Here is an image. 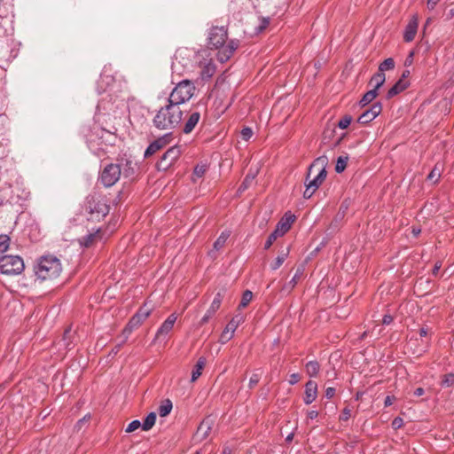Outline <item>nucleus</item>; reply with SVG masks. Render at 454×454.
I'll return each instance as SVG.
<instances>
[{
	"instance_id": "nucleus-1",
	"label": "nucleus",
	"mask_w": 454,
	"mask_h": 454,
	"mask_svg": "<svg viewBox=\"0 0 454 454\" xmlns=\"http://www.w3.org/2000/svg\"><path fill=\"white\" fill-rule=\"evenodd\" d=\"M228 30L224 26L212 27L208 33V44L215 49H219L216 58L221 63L227 62L234 54L236 50L239 47L240 42L239 39H231L228 41Z\"/></svg>"
},
{
	"instance_id": "nucleus-2",
	"label": "nucleus",
	"mask_w": 454,
	"mask_h": 454,
	"mask_svg": "<svg viewBox=\"0 0 454 454\" xmlns=\"http://www.w3.org/2000/svg\"><path fill=\"white\" fill-rule=\"evenodd\" d=\"M135 165L130 159H117L116 163H107L99 172L98 183L104 187H112L123 175L124 177H132L135 175Z\"/></svg>"
},
{
	"instance_id": "nucleus-3",
	"label": "nucleus",
	"mask_w": 454,
	"mask_h": 454,
	"mask_svg": "<svg viewBox=\"0 0 454 454\" xmlns=\"http://www.w3.org/2000/svg\"><path fill=\"white\" fill-rule=\"evenodd\" d=\"M33 270L40 282L52 281L60 276L63 267L59 258L49 254L40 256L35 261Z\"/></svg>"
},
{
	"instance_id": "nucleus-4",
	"label": "nucleus",
	"mask_w": 454,
	"mask_h": 454,
	"mask_svg": "<svg viewBox=\"0 0 454 454\" xmlns=\"http://www.w3.org/2000/svg\"><path fill=\"white\" fill-rule=\"evenodd\" d=\"M184 111L176 104L169 101L161 106L153 117V126L160 130L172 129L177 127L183 120Z\"/></svg>"
},
{
	"instance_id": "nucleus-5",
	"label": "nucleus",
	"mask_w": 454,
	"mask_h": 454,
	"mask_svg": "<svg viewBox=\"0 0 454 454\" xmlns=\"http://www.w3.org/2000/svg\"><path fill=\"white\" fill-rule=\"evenodd\" d=\"M325 158H317L310 165L305 181L306 189L303 193L305 199H309L326 178L325 168Z\"/></svg>"
},
{
	"instance_id": "nucleus-6",
	"label": "nucleus",
	"mask_w": 454,
	"mask_h": 454,
	"mask_svg": "<svg viewBox=\"0 0 454 454\" xmlns=\"http://www.w3.org/2000/svg\"><path fill=\"white\" fill-rule=\"evenodd\" d=\"M84 210L90 215V219L92 221H99L104 218L110 210L106 196L99 192L90 194L86 198Z\"/></svg>"
},
{
	"instance_id": "nucleus-7",
	"label": "nucleus",
	"mask_w": 454,
	"mask_h": 454,
	"mask_svg": "<svg viewBox=\"0 0 454 454\" xmlns=\"http://www.w3.org/2000/svg\"><path fill=\"white\" fill-rule=\"evenodd\" d=\"M195 90L196 88L192 82L187 79L183 80L174 87L169 94L168 101L180 106L192 98Z\"/></svg>"
},
{
	"instance_id": "nucleus-8",
	"label": "nucleus",
	"mask_w": 454,
	"mask_h": 454,
	"mask_svg": "<svg viewBox=\"0 0 454 454\" xmlns=\"http://www.w3.org/2000/svg\"><path fill=\"white\" fill-rule=\"evenodd\" d=\"M25 265L18 255H4L0 258V272L5 275H18L24 270Z\"/></svg>"
},
{
	"instance_id": "nucleus-9",
	"label": "nucleus",
	"mask_w": 454,
	"mask_h": 454,
	"mask_svg": "<svg viewBox=\"0 0 454 454\" xmlns=\"http://www.w3.org/2000/svg\"><path fill=\"white\" fill-rule=\"evenodd\" d=\"M152 309L147 307L146 304L142 306L138 311L129 319L128 325L123 329V334L126 337L131 333V332L140 326L142 323L151 315Z\"/></svg>"
},
{
	"instance_id": "nucleus-10",
	"label": "nucleus",
	"mask_w": 454,
	"mask_h": 454,
	"mask_svg": "<svg viewBox=\"0 0 454 454\" xmlns=\"http://www.w3.org/2000/svg\"><path fill=\"white\" fill-rule=\"evenodd\" d=\"M181 148L180 146H172L164 153L160 160L157 163V168L161 170H167L169 168L174 162L180 157Z\"/></svg>"
},
{
	"instance_id": "nucleus-11",
	"label": "nucleus",
	"mask_w": 454,
	"mask_h": 454,
	"mask_svg": "<svg viewBox=\"0 0 454 454\" xmlns=\"http://www.w3.org/2000/svg\"><path fill=\"white\" fill-rule=\"evenodd\" d=\"M245 321V317L241 313L236 314L231 321L227 324L221 335L222 342L225 343L230 340L233 336L236 329Z\"/></svg>"
},
{
	"instance_id": "nucleus-12",
	"label": "nucleus",
	"mask_w": 454,
	"mask_h": 454,
	"mask_svg": "<svg viewBox=\"0 0 454 454\" xmlns=\"http://www.w3.org/2000/svg\"><path fill=\"white\" fill-rule=\"evenodd\" d=\"M223 299V294L221 292H218L215 295L214 300L211 302V305L209 306L208 309L199 322L200 326L206 325L210 320V318L214 317L215 312L220 309Z\"/></svg>"
},
{
	"instance_id": "nucleus-13",
	"label": "nucleus",
	"mask_w": 454,
	"mask_h": 454,
	"mask_svg": "<svg viewBox=\"0 0 454 454\" xmlns=\"http://www.w3.org/2000/svg\"><path fill=\"white\" fill-rule=\"evenodd\" d=\"M171 133L165 134L164 136L159 137L158 139L152 142L145 152V158H149L153 155L155 153L165 147L167 145L170 143L171 140Z\"/></svg>"
},
{
	"instance_id": "nucleus-14",
	"label": "nucleus",
	"mask_w": 454,
	"mask_h": 454,
	"mask_svg": "<svg viewBox=\"0 0 454 454\" xmlns=\"http://www.w3.org/2000/svg\"><path fill=\"white\" fill-rule=\"evenodd\" d=\"M381 104L380 102H376L359 116L358 122L361 124H368L373 121L381 113Z\"/></svg>"
},
{
	"instance_id": "nucleus-15",
	"label": "nucleus",
	"mask_w": 454,
	"mask_h": 454,
	"mask_svg": "<svg viewBox=\"0 0 454 454\" xmlns=\"http://www.w3.org/2000/svg\"><path fill=\"white\" fill-rule=\"evenodd\" d=\"M294 221L295 215H293L291 212H287L278 223L275 231L281 236H283L290 230Z\"/></svg>"
},
{
	"instance_id": "nucleus-16",
	"label": "nucleus",
	"mask_w": 454,
	"mask_h": 454,
	"mask_svg": "<svg viewBox=\"0 0 454 454\" xmlns=\"http://www.w3.org/2000/svg\"><path fill=\"white\" fill-rule=\"evenodd\" d=\"M177 319V316L172 313L168 318L161 324L160 328L157 330L155 340L160 339L161 336L168 335L174 327V325Z\"/></svg>"
},
{
	"instance_id": "nucleus-17",
	"label": "nucleus",
	"mask_w": 454,
	"mask_h": 454,
	"mask_svg": "<svg viewBox=\"0 0 454 454\" xmlns=\"http://www.w3.org/2000/svg\"><path fill=\"white\" fill-rule=\"evenodd\" d=\"M303 401L306 404L312 403L317 396V384L314 380H309L305 384V392H304Z\"/></svg>"
},
{
	"instance_id": "nucleus-18",
	"label": "nucleus",
	"mask_w": 454,
	"mask_h": 454,
	"mask_svg": "<svg viewBox=\"0 0 454 454\" xmlns=\"http://www.w3.org/2000/svg\"><path fill=\"white\" fill-rule=\"evenodd\" d=\"M200 119V114L199 112H192L188 116L187 121L184 122L183 131L185 134L191 133L198 124Z\"/></svg>"
},
{
	"instance_id": "nucleus-19",
	"label": "nucleus",
	"mask_w": 454,
	"mask_h": 454,
	"mask_svg": "<svg viewBox=\"0 0 454 454\" xmlns=\"http://www.w3.org/2000/svg\"><path fill=\"white\" fill-rule=\"evenodd\" d=\"M417 30H418V21L414 18L411 20H410V22L407 24V26L405 27L404 34H403V40L407 43L411 42L417 34Z\"/></svg>"
},
{
	"instance_id": "nucleus-20",
	"label": "nucleus",
	"mask_w": 454,
	"mask_h": 454,
	"mask_svg": "<svg viewBox=\"0 0 454 454\" xmlns=\"http://www.w3.org/2000/svg\"><path fill=\"white\" fill-rule=\"evenodd\" d=\"M409 86L408 81H403V79H399L387 91V98H392L396 96L400 92L403 91Z\"/></svg>"
},
{
	"instance_id": "nucleus-21",
	"label": "nucleus",
	"mask_w": 454,
	"mask_h": 454,
	"mask_svg": "<svg viewBox=\"0 0 454 454\" xmlns=\"http://www.w3.org/2000/svg\"><path fill=\"white\" fill-rule=\"evenodd\" d=\"M95 134L97 135V137H98V139L101 140V142L98 143V145L106 143L111 145L114 144V132L107 131L105 129H97Z\"/></svg>"
},
{
	"instance_id": "nucleus-22",
	"label": "nucleus",
	"mask_w": 454,
	"mask_h": 454,
	"mask_svg": "<svg viewBox=\"0 0 454 454\" xmlns=\"http://www.w3.org/2000/svg\"><path fill=\"white\" fill-rule=\"evenodd\" d=\"M206 363H207V359L204 356H200L198 359V361L192 372V379H191L192 382L196 381L199 379V377L201 375L202 371L206 365Z\"/></svg>"
},
{
	"instance_id": "nucleus-23",
	"label": "nucleus",
	"mask_w": 454,
	"mask_h": 454,
	"mask_svg": "<svg viewBox=\"0 0 454 454\" xmlns=\"http://www.w3.org/2000/svg\"><path fill=\"white\" fill-rule=\"evenodd\" d=\"M385 81V74L378 70V72L374 74L371 78L370 84L373 86V90H376V91H378V90L384 84Z\"/></svg>"
},
{
	"instance_id": "nucleus-24",
	"label": "nucleus",
	"mask_w": 454,
	"mask_h": 454,
	"mask_svg": "<svg viewBox=\"0 0 454 454\" xmlns=\"http://www.w3.org/2000/svg\"><path fill=\"white\" fill-rule=\"evenodd\" d=\"M306 372L309 377H316L320 370V364L317 361H309L305 365Z\"/></svg>"
},
{
	"instance_id": "nucleus-25",
	"label": "nucleus",
	"mask_w": 454,
	"mask_h": 454,
	"mask_svg": "<svg viewBox=\"0 0 454 454\" xmlns=\"http://www.w3.org/2000/svg\"><path fill=\"white\" fill-rule=\"evenodd\" d=\"M173 408L172 402L169 399H165L161 402L158 408V413L160 417H166L168 415Z\"/></svg>"
},
{
	"instance_id": "nucleus-26",
	"label": "nucleus",
	"mask_w": 454,
	"mask_h": 454,
	"mask_svg": "<svg viewBox=\"0 0 454 454\" xmlns=\"http://www.w3.org/2000/svg\"><path fill=\"white\" fill-rule=\"evenodd\" d=\"M288 254H289V248H286V250L281 251V253L277 256L275 261L270 264L271 270H276L278 268H280V266L286 261Z\"/></svg>"
},
{
	"instance_id": "nucleus-27",
	"label": "nucleus",
	"mask_w": 454,
	"mask_h": 454,
	"mask_svg": "<svg viewBox=\"0 0 454 454\" xmlns=\"http://www.w3.org/2000/svg\"><path fill=\"white\" fill-rule=\"evenodd\" d=\"M231 232L228 231H223L220 236L214 242V249L218 251L223 248L229 239Z\"/></svg>"
},
{
	"instance_id": "nucleus-28",
	"label": "nucleus",
	"mask_w": 454,
	"mask_h": 454,
	"mask_svg": "<svg viewBox=\"0 0 454 454\" xmlns=\"http://www.w3.org/2000/svg\"><path fill=\"white\" fill-rule=\"evenodd\" d=\"M378 96V91L376 90H368L361 98L360 105L361 106H365L368 104H370L372 100H374Z\"/></svg>"
},
{
	"instance_id": "nucleus-29",
	"label": "nucleus",
	"mask_w": 454,
	"mask_h": 454,
	"mask_svg": "<svg viewBox=\"0 0 454 454\" xmlns=\"http://www.w3.org/2000/svg\"><path fill=\"white\" fill-rule=\"evenodd\" d=\"M155 421H156V413L150 412L145 419L144 422L142 423V429L144 431L150 430L154 426Z\"/></svg>"
},
{
	"instance_id": "nucleus-30",
	"label": "nucleus",
	"mask_w": 454,
	"mask_h": 454,
	"mask_svg": "<svg viewBox=\"0 0 454 454\" xmlns=\"http://www.w3.org/2000/svg\"><path fill=\"white\" fill-rule=\"evenodd\" d=\"M97 239H98V231L95 233H90L80 239V244L82 247H90Z\"/></svg>"
},
{
	"instance_id": "nucleus-31",
	"label": "nucleus",
	"mask_w": 454,
	"mask_h": 454,
	"mask_svg": "<svg viewBox=\"0 0 454 454\" xmlns=\"http://www.w3.org/2000/svg\"><path fill=\"white\" fill-rule=\"evenodd\" d=\"M252 298H253V293L250 290H246L242 294V298H241L240 303L238 307V309L239 310L241 309L246 308L251 301Z\"/></svg>"
},
{
	"instance_id": "nucleus-32",
	"label": "nucleus",
	"mask_w": 454,
	"mask_h": 454,
	"mask_svg": "<svg viewBox=\"0 0 454 454\" xmlns=\"http://www.w3.org/2000/svg\"><path fill=\"white\" fill-rule=\"evenodd\" d=\"M348 157V156H340L337 159L336 165H335V171L337 173H341L345 170L347 168Z\"/></svg>"
},
{
	"instance_id": "nucleus-33",
	"label": "nucleus",
	"mask_w": 454,
	"mask_h": 454,
	"mask_svg": "<svg viewBox=\"0 0 454 454\" xmlns=\"http://www.w3.org/2000/svg\"><path fill=\"white\" fill-rule=\"evenodd\" d=\"M395 68V61L392 58L386 59L383 62H381L379 66V71L384 73L387 70H392Z\"/></svg>"
},
{
	"instance_id": "nucleus-34",
	"label": "nucleus",
	"mask_w": 454,
	"mask_h": 454,
	"mask_svg": "<svg viewBox=\"0 0 454 454\" xmlns=\"http://www.w3.org/2000/svg\"><path fill=\"white\" fill-rule=\"evenodd\" d=\"M211 430V426L209 421L203 420L199 428H198V434H201L202 438H206L208 435V432Z\"/></svg>"
},
{
	"instance_id": "nucleus-35",
	"label": "nucleus",
	"mask_w": 454,
	"mask_h": 454,
	"mask_svg": "<svg viewBox=\"0 0 454 454\" xmlns=\"http://www.w3.org/2000/svg\"><path fill=\"white\" fill-rule=\"evenodd\" d=\"M442 387H449L454 385V373H447L443 375L442 382Z\"/></svg>"
},
{
	"instance_id": "nucleus-36",
	"label": "nucleus",
	"mask_w": 454,
	"mask_h": 454,
	"mask_svg": "<svg viewBox=\"0 0 454 454\" xmlns=\"http://www.w3.org/2000/svg\"><path fill=\"white\" fill-rule=\"evenodd\" d=\"M71 335H72L71 328L66 329L63 333L61 341L63 342V345L65 346V348L67 349L71 348V347H70L71 346V341H70Z\"/></svg>"
},
{
	"instance_id": "nucleus-37",
	"label": "nucleus",
	"mask_w": 454,
	"mask_h": 454,
	"mask_svg": "<svg viewBox=\"0 0 454 454\" xmlns=\"http://www.w3.org/2000/svg\"><path fill=\"white\" fill-rule=\"evenodd\" d=\"M282 237L279 233H278L275 230L269 235L265 244H264V249H269L274 241L278 238Z\"/></svg>"
},
{
	"instance_id": "nucleus-38",
	"label": "nucleus",
	"mask_w": 454,
	"mask_h": 454,
	"mask_svg": "<svg viewBox=\"0 0 454 454\" xmlns=\"http://www.w3.org/2000/svg\"><path fill=\"white\" fill-rule=\"evenodd\" d=\"M254 179V175H249V174L247 175V176L245 177V179L243 180L242 184H240V186L239 188V192H244L245 190H247Z\"/></svg>"
},
{
	"instance_id": "nucleus-39",
	"label": "nucleus",
	"mask_w": 454,
	"mask_h": 454,
	"mask_svg": "<svg viewBox=\"0 0 454 454\" xmlns=\"http://www.w3.org/2000/svg\"><path fill=\"white\" fill-rule=\"evenodd\" d=\"M207 165L205 164H202V165H197L195 168H194V170H193V176L198 177V178H200L202 177L205 173L207 172Z\"/></svg>"
},
{
	"instance_id": "nucleus-40",
	"label": "nucleus",
	"mask_w": 454,
	"mask_h": 454,
	"mask_svg": "<svg viewBox=\"0 0 454 454\" xmlns=\"http://www.w3.org/2000/svg\"><path fill=\"white\" fill-rule=\"evenodd\" d=\"M261 377H262V372H255L252 374V376L250 377V380H249V388H254L257 384L258 382L260 381L261 380Z\"/></svg>"
},
{
	"instance_id": "nucleus-41",
	"label": "nucleus",
	"mask_w": 454,
	"mask_h": 454,
	"mask_svg": "<svg viewBox=\"0 0 454 454\" xmlns=\"http://www.w3.org/2000/svg\"><path fill=\"white\" fill-rule=\"evenodd\" d=\"M10 239L6 235L0 236V255L4 253L9 247Z\"/></svg>"
},
{
	"instance_id": "nucleus-42",
	"label": "nucleus",
	"mask_w": 454,
	"mask_h": 454,
	"mask_svg": "<svg viewBox=\"0 0 454 454\" xmlns=\"http://www.w3.org/2000/svg\"><path fill=\"white\" fill-rule=\"evenodd\" d=\"M352 117L350 115H345L339 121L338 127L341 129H345L350 125Z\"/></svg>"
},
{
	"instance_id": "nucleus-43",
	"label": "nucleus",
	"mask_w": 454,
	"mask_h": 454,
	"mask_svg": "<svg viewBox=\"0 0 454 454\" xmlns=\"http://www.w3.org/2000/svg\"><path fill=\"white\" fill-rule=\"evenodd\" d=\"M140 427H142V423L139 420H137V419L133 420L128 425V427L126 428V432L132 433L135 430L138 429Z\"/></svg>"
},
{
	"instance_id": "nucleus-44",
	"label": "nucleus",
	"mask_w": 454,
	"mask_h": 454,
	"mask_svg": "<svg viewBox=\"0 0 454 454\" xmlns=\"http://www.w3.org/2000/svg\"><path fill=\"white\" fill-rule=\"evenodd\" d=\"M253 136V130L251 128L246 127L241 130V137L244 140H249Z\"/></svg>"
},
{
	"instance_id": "nucleus-45",
	"label": "nucleus",
	"mask_w": 454,
	"mask_h": 454,
	"mask_svg": "<svg viewBox=\"0 0 454 454\" xmlns=\"http://www.w3.org/2000/svg\"><path fill=\"white\" fill-rule=\"evenodd\" d=\"M391 425L394 429H399L403 426V419L401 417H396L393 419Z\"/></svg>"
},
{
	"instance_id": "nucleus-46",
	"label": "nucleus",
	"mask_w": 454,
	"mask_h": 454,
	"mask_svg": "<svg viewBox=\"0 0 454 454\" xmlns=\"http://www.w3.org/2000/svg\"><path fill=\"white\" fill-rule=\"evenodd\" d=\"M351 416L350 410L348 408H344L341 415L340 416V420L347 421Z\"/></svg>"
},
{
	"instance_id": "nucleus-47",
	"label": "nucleus",
	"mask_w": 454,
	"mask_h": 454,
	"mask_svg": "<svg viewBox=\"0 0 454 454\" xmlns=\"http://www.w3.org/2000/svg\"><path fill=\"white\" fill-rule=\"evenodd\" d=\"M440 173L436 171V168H434L432 171L428 174L427 179H435V182H437L440 178Z\"/></svg>"
},
{
	"instance_id": "nucleus-48",
	"label": "nucleus",
	"mask_w": 454,
	"mask_h": 454,
	"mask_svg": "<svg viewBox=\"0 0 454 454\" xmlns=\"http://www.w3.org/2000/svg\"><path fill=\"white\" fill-rule=\"evenodd\" d=\"M300 379H301V377L298 373H292L290 375L289 383L291 385H294L300 381Z\"/></svg>"
},
{
	"instance_id": "nucleus-49",
	"label": "nucleus",
	"mask_w": 454,
	"mask_h": 454,
	"mask_svg": "<svg viewBox=\"0 0 454 454\" xmlns=\"http://www.w3.org/2000/svg\"><path fill=\"white\" fill-rule=\"evenodd\" d=\"M335 388L334 387H329L325 389V397L328 398V399H331L335 395Z\"/></svg>"
},
{
	"instance_id": "nucleus-50",
	"label": "nucleus",
	"mask_w": 454,
	"mask_h": 454,
	"mask_svg": "<svg viewBox=\"0 0 454 454\" xmlns=\"http://www.w3.org/2000/svg\"><path fill=\"white\" fill-rule=\"evenodd\" d=\"M395 401V397L394 395H387L385 398L384 405L386 407H388V406L392 405Z\"/></svg>"
},
{
	"instance_id": "nucleus-51",
	"label": "nucleus",
	"mask_w": 454,
	"mask_h": 454,
	"mask_svg": "<svg viewBox=\"0 0 454 454\" xmlns=\"http://www.w3.org/2000/svg\"><path fill=\"white\" fill-rule=\"evenodd\" d=\"M413 56H414V53L413 51H411L409 53V55L407 56V58L405 59V61H404V66L405 67H409L412 64L413 62Z\"/></svg>"
},
{
	"instance_id": "nucleus-52",
	"label": "nucleus",
	"mask_w": 454,
	"mask_h": 454,
	"mask_svg": "<svg viewBox=\"0 0 454 454\" xmlns=\"http://www.w3.org/2000/svg\"><path fill=\"white\" fill-rule=\"evenodd\" d=\"M317 416H318V411H314L313 410V411H309L307 412V419H311V420L315 419L317 418Z\"/></svg>"
},
{
	"instance_id": "nucleus-53",
	"label": "nucleus",
	"mask_w": 454,
	"mask_h": 454,
	"mask_svg": "<svg viewBox=\"0 0 454 454\" xmlns=\"http://www.w3.org/2000/svg\"><path fill=\"white\" fill-rule=\"evenodd\" d=\"M429 333V328L427 326H423L419 329V336L421 338L427 337Z\"/></svg>"
},
{
	"instance_id": "nucleus-54",
	"label": "nucleus",
	"mask_w": 454,
	"mask_h": 454,
	"mask_svg": "<svg viewBox=\"0 0 454 454\" xmlns=\"http://www.w3.org/2000/svg\"><path fill=\"white\" fill-rule=\"evenodd\" d=\"M393 322V317L390 315H385L382 318L383 325H389Z\"/></svg>"
},
{
	"instance_id": "nucleus-55",
	"label": "nucleus",
	"mask_w": 454,
	"mask_h": 454,
	"mask_svg": "<svg viewBox=\"0 0 454 454\" xmlns=\"http://www.w3.org/2000/svg\"><path fill=\"white\" fill-rule=\"evenodd\" d=\"M125 341H126V338L121 341V343H120V344L116 345V346L113 348L112 352H113L114 355H116V354L120 351L121 348V347H122V345L125 343Z\"/></svg>"
},
{
	"instance_id": "nucleus-56",
	"label": "nucleus",
	"mask_w": 454,
	"mask_h": 454,
	"mask_svg": "<svg viewBox=\"0 0 454 454\" xmlns=\"http://www.w3.org/2000/svg\"><path fill=\"white\" fill-rule=\"evenodd\" d=\"M89 419H90V416H88V418H87V416H84L82 419H81L80 420H78V422L76 423V426H75V427H76L78 429H81V427H82V424H83L84 422H86Z\"/></svg>"
},
{
	"instance_id": "nucleus-57",
	"label": "nucleus",
	"mask_w": 454,
	"mask_h": 454,
	"mask_svg": "<svg viewBox=\"0 0 454 454\" xmlns=\"http://www.w3.org/2000/svg\"><path fill=\"white\" fill-rule=\"evenodd\" d=\"M424 393H425V390H424V388H423V387H418V388H416V389L414 390L413 395H414L415 396H421V395H424Z\"/></svg>"
},
{
	"instance_id": "nucleus-58",
	"label": "nucleus",
	"mask_w": 454,
	"mask_h": 454,
	"mask_svg": "<svg viewBox=\"0 0 454 454\" xmlns=\"http://www.w3.org/2000/svg\"><path fill=\"white\" fill-rule=\"evenodd\" d=\"M438 2L439 0H427V7L429 9H434Z\"/></svg>"
},
{
	"instance_id": "nucleus-59",
	"label": "nucleus",
	"mask_w": 454,
	"mask_h": 454,
	"mask_svg": "<svg viewBox=\"0 0 454 454\" xmlns=\"http://www.w3.org/2000/svg\"><path fill=\"white\" fill-rule=\"evenodd\" d=\"M440 269H441V263L440 262H436L434 264L433 271H432L433 275L436 276Z\"/></svg>"
},
{
	"instance_id": "nucleus-60",
	"label": "nucleus",
	"mask_w": 454,
	"mask_h": 454,
	"mask_svg": "<svg viewBox=\"0 0 454 454\" xmlns=\"http://www.w3.org/2000/svg\"><path fill=\"white\" fill-rule=\"evenodd\" d=\"M232 450L229 446H224L222 451V454H231Z\"/></svg>"
},
{
	"instance_id": "nucleus-61",
	"label": "nucleus",
	"mask_w": 454,
	"mask_h": 454,
	"mask_svg": "<svg viewBox=\"0 0 454 454\" xmlns=\"http://www.w3.org/2000/svg\"><path fill=\"white\" fill-rule=\"evenodd\" d=\"M87 142H88V145H89V147H90V149H92V148H93V146H94V143H95V140L92 138V137H89V138H88V140H87Z\"/></svg>"
},
{
	"instance_id": "nucleus-62",
	"label": "nucleus",
	"mask_w": 454,
	"mask_h": 454,
	"mask_svg": "<svg viewBox=\"0 0 454 454\" xmlns=\"http://www.w3.org/2000/svg\"><path fill=\"white\" fill-rule=\"evenodd\" d=\"M410 71L409 70H404L403 72V74H402V78L403 81H405L406 78H408L410 76Z\"/></svg>"
},
{
	"instance_id": "nucleus-63",
	"label": "nucleus",
	"mask_w": 454,
	"mask_h": 454,
	"mask_svg": "<svg viewBox=\"0 0 454 454\" xmlns=\"http://www.w3.org/2000/svg\"><path fill=\"white\" fill-rule=\"evenodd\" d=\"M269 24H270V20H269V19H263V20H262V24L261 27H262V28H264V27H266Z\"/></svg>"
},
{
	"instance_id": "nucleus-64",
	"label": "nucleus",
	"mask_w": 454,
	"mask_h": 454,
	"mask_svg": "<svg viewBox=\"0 0 454 454\" xmlns=\"http://www.w3.org/2000/svg\"><path fill=\"white\" fill-rule=\"evenodd\" d=\"M297 284V275H295L290 281V285L294 287Z\"/></svg>"
}]
</instances>
